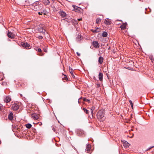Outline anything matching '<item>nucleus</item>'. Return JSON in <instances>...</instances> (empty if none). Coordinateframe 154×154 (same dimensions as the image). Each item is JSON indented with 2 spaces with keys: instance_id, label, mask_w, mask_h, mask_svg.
<instances>
[{
  "instance_id": "obj_29",
  "label": "nucleus",
  "mask_w": 154,
  "mask_h": 154,
  "mask_svg": "<svg viewBox=\"0 0 154 154\" xmlns=\"http://www.w3.org/2000/svg\"><path fill=\"white\" fill-rule=\"evenodd\" d=\"M154 147V146H150L147 149H146V151H148V150H149L150 149H152V148Z\"/></svg>"
},
{
  "instance_id": "obj_21",
  "label": "nucleus",
  "mask_w": 154,
  "mask_h": 154,
  "mask_svg": "<svg viewBox=\"0 0 154 154\" xmlns=\"http://www.w3.org/2000/svg\"><path fill=\"white\" fill-rule=\"evenodd\" d=\"M107 33L106 32H103L102 33V36L103 37H106L107 35Z\"/></svg>"
},
{
  "instance_id": "obj_22",
  "label": "nucleus",
  "mask_w": 154,
  "mask_h": 154,
  "mask_svg": "<svg viewBox=\"0 0 154 154\" xmlns=\"http://www.w3.org/2000/svg\"><path fill=\"white\" fill-rule=\"evenodd\" d=\"M32 126V125L29 123H28L26 125V126L28 129L30 128Z\"/></svg>"
},
{
  "instance_id": "obj_6",
  "label": "nucleus",
  "mask_w": 154,
  "mask_h": 154,
  "mask_svg": "<svg viewBox=\"0 0 154 154\" xmlns=\"http://www.w3.org/2000/svg\"><path fill=\"white\" fill-rule=\"evenodd\" d=\"M8 36L9 38H14V34L10 32H8Z\"/></svg>"
},
{
  "instance_id": "obj_20",
  "label": "nucleus",
  "mask_w": 154,
  "mask_h": 154,
  "mask_svg": "<svg viewBox=\"0 0 154 154\" xmlns=\"http://www.w3.org/2000/svg\"><path fill=\"white\" fill-rule=\"evenodd\" d=\"M43 2L45 5H48L50 3L49 0H43Z\"/></svg>"
},
{
  "instance_id": "obj_39",
  "label": "nucleus",
  "mask_w": 154,
  "mask_h": 154,
  "mask_svg": "<svg viewBox=\"0 0 154 154\" xmlns=\"http://www.w3.org/2000/svg\"><path fill=\"white\" fill-rule=\"evenodd\" d=\"M20 96H21V97H22V96H22V95L21 94H20Z\"/></svg>"
},
{
  "instance_id": "obj_32",
  "label": "nucleus",
  "mask_w": 154,
  "mask_h": 154,
  "mask_svg": "<svg viewBox=\"0 0 154 154\" xmlns=\"http://www.w3.org/2000/svg\"><path fill=\"white\" fill-rule=\"evenodd\" d=\"M52 129L55 132L56 131V129L54 127H52Z\"/></svg>"
},
{
  "instance_id": "obj_38",
  "label": "nucleus",
  "mask_w": 154,
  "mask_h": 154,
  "mask_svg": "<svg viewBox=\"0 0 154 154\" xmlns=\"http://www.w3.org/2000/svg\"><path fill=\"white\" fill-rule=\"evenodd\" d=\"M1 107H2V105L0 104V110L1 109Z\"/></svg>"
},
{
  "instance_id": "obj_16",
  "label": "nucleus",
  "mask_w": 154,
  "mask_h": 154,
  "mask_svg": "<svg viewBox=\"0 0 154 154\" xmlns=\"http://www.w3.org/2000/svg\"><path fill=\"white\" fill-rule=\"evenodd\" d=\"M31 116L34 119H37L38 118L37 115L35 113L32 114Z\"/></svg>"
},
{
  "instance_id": "obj_25",
  "label": "nucleus",
  "mask_w": 154,
  "mask_h": 154,
  "mask_svg": "<svg viewBox=\"0 0 154 154\" xmlns=\"http://www.w3.org/2000/svg\"><path fill=\"white\" fill-rule=\"evenodd\" d=\"M95 109V107H92L91 108V113L92 115V116H93V110L94 109Z\"/></svg>"
},
{
  "instance_id": "obj_12",
  "label": "nucleus",
  "mask_w": 154,
  "mask_h": 154,
  "mask_svg": "<svg viewBox=\"0 0 154 154\" xmlns=\"http://www.w3.org/2000/svg\"><path fill=\"white\" fill-rule=\"evenodd\" d=\"M104 22L106 25H110L111 23V21L109 19H105Z\"/></svg>"
},
{
  "instance_id": "obj_41",
  "label": "nucleus",
  "mask_w": 154,
  "mask_h": 154,
  "mask_svg": "<svg viewBox=\"0 0 154 154\" xmlns=\"http://www.w3.org/2000/svg\"><path fill=\"white\" fill-rule=\"evenodd\" d=\"M133 135H134L133 134V136H131V137H131V138H132V137H133Z\"/></svg>"
},
{
  "instance_id": "obj_40",
  "label": "nucleus",
  "mask_w": 154,
  "mask_h": 154,
  "mask_svg": "<svg viewBox=\"0 0 154 154\" xmlns=\"http://www.w3.org/2000/svg\"><path fill=\"white\" fill-rule=\"evenodd\" d=\"M42 123H41V124H39V125H42Z\"/></svg>"
},
{
  "instance_id": "obj_8",
  "label": "nucleus",
  "mask_w": 154,
  "mask_h": 154,
  "mask_svg": "<svg viewBox=\"0 0 154 154\" xmlns=\"http://www.w3.org/2000/svg\"><path fill=\"white\" fill-rule=\"evenodd\" d=\"M100 30V28L97 27L95 29H92L91 30L92 32L94 33H96L99 32Z\"/></svg>"
},
{
  "instance_id": "obj_13",
  "label": "nucleus",
  "mask_w": 154,
  "mask_h": 154,
  "mask_svg": "<svg viewBox=\"0 0 154 154\" xmlns=\"http://www.w3.org/2000/svg\"><path fill=\"white\" fill-rule=\"evenodd\" d=\"M91 149V146L89 144H87L86 145V150L88 151L89 152Z\"/></svg>"
},
{
  "instance_id": "obj_36",
  "label": "nucleus",
  "mask_w": 154,
  "mask_h": 154,
  "mask_svg": "<svg viewBox=\"0 0 154 154\" xmlns=\"http://www.w3.org/2000/svg\"><path fill=\"white\" fill-rule=\"evenodd\" d=\"M77 20L78 21L81 20H82V18H79V19H77Z\"/></svg>"
},
{
  "instance_id": "obj_19",
  "label": "nucleus",
  "mask_w": 154,
  "mask_h": 154,
  "mask_svg": "<svg viewBox=\"0 0 154 154\" xmlns=\"http://www.w3.org/2000/svg\"><path fill=\"white\" fill-rule=\"evenodd\" d=\"M69 72H70L73 78H74L75 75H74L73 74V71L72 69V68H70V67H69Z\"/></svg>"
},
{
  "instance_id": "obj_1",
  "label": "nucleus",
  "mask_w": 154,
  "mask_h": 154,
  "mask_svg": "<svg viewBox=\"0 0 154 154\" xmlns=\"http://www.w3.org/2000/svg\"><path fill=\"white\" fill-rule=\"evenodd\" d=\"M97 118L100 121H103L105 119L104 111L100 110L97 114Z\"/></svg>"
},
{
  "instance_id": "obj_26",
  "label": "nucleus",
  "mask_w": 154,
  "mask_h": 154,
  "mask_svg": "<svg viewBox=\"0 0 154 154\" xmlns=\"http://www.w3.org/2000/svg\"><path fill=\"white\" fill-rule=\"evenodd\" d=\"M34 8L35 9L36 8L35 10H38L39 9H40V8L39 7L38 5H35V6Z\"/></svg>"
},
{
  "instance_id": "obj_37",
  "label": "nucleus",
  "mask_w": 154,
  "mask_h": 154,
  "mask_svg": "<svg viewBox=\"0 0 154 154\" xmlns=\"http://www.w3.org/2000/svg\"><path fill=\"white\" fill-rule=\"evenodd\" d=\"M44 51L45 52H47V50L46 49H44Z\"/></svg>"
},
{
  "instance_id": "obj_27",
  "label": "nucleus",
  "mask_w": 154,
  "mask_h": 154,
  "mask_svg": "<svg viewBox=\"0 0 154 154\" xmlns=\"http://www.w3.org/2000/svg\"><path fill=\"white\" fill-rule=\"evenodd\" d=\"M129 102L131 104V106L132 108H133V104L132 101L131 100H129Z\"/></svg>"
},
{
  "instance_id": "obj_4",
  "label": "nucleus",
  "mask_w": 154,
  "mask_h": 154,
  "mask_svg": "<svg viewBox=\"0 0 154 154\" xmlns=\"http://www.w3.org/2000/svg\"><path fill=\"white\" fill-rule=\"evenodd\" d=\"M38 31L39 32H41L43 34L45 35V29H43L42 27L40 26L38 27Z\"/></svg>"
},
{
  "instance_id": "obj_2",
  "label": "nucleus",
  "mask_w": 154,
  "mask_h": 154,
  "mask_svg": "<svg viewBox=\"0 0 154 154\" xmlns=\"http://www.w3.org/2000/svg\"><path fill=\"white\" fill-rule=\"evenodd\" d=\"M21 45L22 47L26 49H30V48H29L30 47V45L27 42H21Z\"/></svg>"
},
{
  "instance_id": "obj_15",
  "label": "nucleus",
  "mask_w": 154,
  "mask_h": 154,
  "mask_svg": "<svg viewBox=\"0 0 154 154\" xmlns=\"http://www.w3.org/2000/svg\"><path fill=\"white\" fill-rule=\"evenodd\" d=\"M99 80L102 81L103 79V74L102 73L100 72L98 75Z\"/></svg>"
},
{
  "instance_id": "obj_10",
  "label": "nucleus",
  "mask_w": 154,
  "mask_h": 154,
  "mask_svg": "<svg viewBox=\"0 0 154 154\" xmlns=\"http://www.w3.org/2000/svg\"><path fill=\"white\" fill-rule=\"evenodd\" d=\"M82 38L81 35H78L76 38V41L78 42H81Z\"/></svg>"
},
{
  "instance_id": "obj_30",
  "label": "nucleus",
  "mask_w": 154,
  "mask_h": 154,
  "mask_svg": "<svg viewBox=\"0 0 154 154\" xmlns=\"http://www.w3.org/2000/svg\"><path fill=\"white\" fill-rule=\"evenodd\" d=\"M39 39H42L43 38V37L42 36H38L37 37Z\"/></svg>"
},
{
  "instance_id": "obj_11",
  "label": "nucleus",
  "mask_w": 154,
  "mask_h": 154,
  "mask_svg": "<svg viewBox=\"0 0 154 154\" xmlns=\"http://www.w3.org/2000/svg\"><path fill=\"white\" fill-rule=\"evenodd\" d=\"M11 100V99L10 96H8L6 97L4 100V101L6 103L9 102Z\"/></svg>"
},
{
  "instance_id": "obj_7",
  "label": "nucleus",
  "mask_w": 154,
  "mask_h": 154,
  "mask_svg": "<svg viewBox=\"0 0 154 154\" xmlns=\"http://www.w3.org/2000/svg\"><path fill=\"white\" fill-rule=\"evenodd\" d=\"M59 14L62 18H64L66 16V14L63 11H61L59 12Z\"/></svg>"
},
{
  "instance_id": "obj_34",
  "label": "nucleus",
  "mask_w": 154,
  "mask_h": 154,
  "mask_svg": "<svg viewBox=\"0 0 154 154\" xmlns=\"http://www.w3.org/2000/svg\"><path fill=\"white\" fill-rule=\"evenodd\" d=\"M38 51L39 52H41L42 51V50L40 48H38Z\"/></svg>"
},
{
  "instance_id": "obj_28",
  "label": "nucleus",
  "mask_w": 154,
  "mask_h": 154,
  "mask_svg": "<svg viewBox=\"0 0 154 154\" xmlns=\"http://www.w3.org/2000/svg\"><path fill=\"white\" fill-rule=\"evenodd\" d=\"M83 101H86V102H89L90 101V100H89L88 99L86 98H83Z\"/></svg>"
},
{
  "instance_id": "obj_9",
  "label": "nucleus",
  "mask_w": 154,
  "mask_h": 154,
  "mask_svg": "<svg viewBox=\"0 0 154 154\" xmlns=\"http://www.w3.org/2000/svg\"><path fill=\"white\" fill-rule=\"evenodd\" d=\"M13 113L12 112H11L8 115V119L12 121L13 120Z\"/></svg>"
},
{
  "instance_id": "obj_33",
  "label": "nucleus",
  "mask_w": 154,
  "mask_h": 154,
  "mask_svg": "<svg viewBox=\"0 0 154 154\" xmlns=\"http://www.w3.org/2000/svg\"><path fill=\"white\" fill-rule=\"evenodd\" d=\"M76 54L78 56H80V54L78 52H76Z\"/></svg>"
},
{
  "instance_id": "obj_23",
  "label": "nucleus",
  "mask_w": 154,
  "mask_h": 154,
  "mask_svg": "<svg viewBox=\"0 0 154 154\" xmlns=\"http://www.w3.org/2000/svg\"><path fill=\"white\" fill-rule=\"evenodd\" d=\"M101 21V20L99 18H98L96 19V23L97 24H99L100 23Z\"/></svg>"
},
{
  "instance_id": "obj_31",
  "label": "nucleus",
  "mask_w": 154,
  "mask_h": 154,
  "mask_svg": "<svg viewBox=\"0 0 154 154\" xmlns=\"http://www.w3.org/2000/svg\"><path fill=\"white\" fill-rule=\"evenodd\" d=\"M63 20H65V21H67V22H68V23L70 22V21H72L71 20H67L66 19H64Z\"/></svg>"
},
{
  "instance_id": "obj_24",
  "label": "nucleus",
  "mask_w": 154,
  "mask_h": 154,
  "mask_svg": "<svg viewBox=\"0 0 154 154\" xmlns=\"http://www.w3.org/2000/svg\"><path fill=\"white\" fill-rule=\"evenodd\" d=\"M83 109L84 110L86 114L88 113L89 111L87 109H85V108H83Z\"/></svg>"
},
{
  "instance_id": "obj_42",
  "label": "nucleus",
  "mask_w": 154,
  "mask_h": 154,
  "mask_svg": "<svg viewBox=\"0 0 154 154\" xmlns=\"http://www.w3.org/2000/svg\"><path fill=\"white\" fill-rule=\"evenodd\" d=\"M98 85V86H99L100 85H99V84H98V85Z\"/></svg>"
},
{
  "instance_id": "obj_3",
  "label": "nucleus",
  "mask_w": 154,
  "mask_h": 154,
  "mask_svg": "<svg viewBox=\"0 0 154 154\" xmlns=\"http://www.w3.org/2000/svg\"><path fill=\"white\" fill-rule=\"evenodd\" d=\"M92 44L96 48H98L100 46V45L97 41H94L92 42Z\"/></svg>"
},
{
  "instance_id": "obj_14",
  "label": "nucleus",
  "mask_w": 154,
  "mask_h": 154,
  "mask_svg": "<svg viewBox=\"0 0 154 154\" xmlns=\"http://www.w3.org/2000/svg\"><path fill=\"white\" fill-rule=\"evenodd\" d=\"M130 144L127 141H125L123 143V146L126 148H128Z\"/></svg>"
},
{
  "instance_id": "obj_5",
  "label": "nucleus",
  "mask_w": 154,
  "mask_h": 154,
  "mask_svg": "<svg viewBox=\"0 0 154 154\" xmlns=\"http://www.w3.org/2000/svg\"><path fill=\"white\" fill-rule=\"evenodd\" d=\"M11 107L14 110H17L19 108V106L17 104L14 103L13 104Z\"/></svg>"
},
{
  "instance_id": "obj_17",
  "label": "nucleus",
  "mask_w": 154,
  "mask_h": 154,
  "mask_svg": "<svg viewBox=\"0 0 154 154\" xmlns=\"http://www.w3.org/2000/svg\"><path fill=\"white\" fill-rule=\"evenodd\" d=\"M103 61V58L102 57H100L99 58L98 62L100 64H102Z\"/></svg>"
},
{
  "instance_id": "obj_18",
  "label": "nucleus",
  "mask_w": 154,
  "mask_h": 154,
  "mask_svg": "<svg viewBox=\"0 0 154 154\" xmlns=\"http://www.w3.org/2000/svg\"><path fill=\"white\" fill-rule=\"evenodd\" d=\"M127 25L126 23H124L120 27L122 29H124L126 28Z\"/></svg>"
},
{
  "instance_id": "obj_35",
  "label": "nucleus",
  "mask_w": 154,
  "mask_h": 154,
  "mask_svg": "<svg viewBox=\"0 0 154 154\" xmlns=\"http://www.w3.org/2000/svg\"><path fill=\"white\" fill-rule=\"evenodd\" d=\"M43 13V12H39L38 13V14H40V15H42V14Z\"/></svg>"
}]
</instances>
